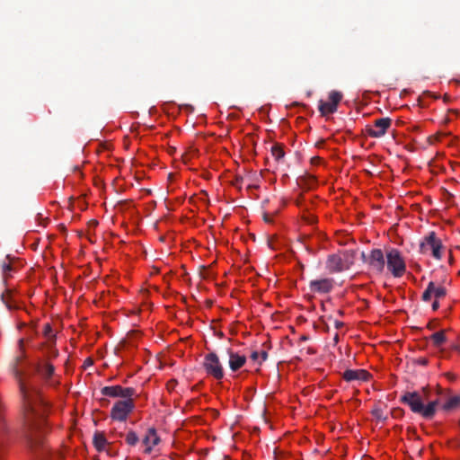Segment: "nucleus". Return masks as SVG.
<instances>
[{
  "label": "nucleus",
  "instance_id": "nucleus-1",
  "mask_svg": "<svg viewBox=\"0 0 460 460\" xmlns=\"http://www.w3.org/2000/svg\"><path fill=\"white\" fill-rule=\"evenodd\" d=\"M18 347L20 353L14 358L12 374L18 385L22 402V436L27 448L31 453H36L40 448L44 449V436L49 429L46 420L48 404L41 398L40 389L34 385L32 374L21 367L28 357L24 349V339L18 341Z\"/></svg>",
  "mask_w": 460,
  "mask_h": 460
},
{
  "label": "nucleus",
  "instance_id": "nucleus-2",
  "mask_svg": "<svg viewBox=\"0 0 460 460\" xmlns=\"http://www.w3.org/2000/svg\"><path fill=\"white\" fill-rule=\"evenodd\" d=\"M401 401L409 405L411 410L414 413H419L425 419H431L435 415L436 408L438 404V401L435 400L429 402L426 406H424L422 401L418 393H406L401 399Z\"/></svg>",
  "mask_w": 460,
  "mask_h": 460
},
{
  "label": "nucleus",
  "instance_id": "nucleus-3",
  "mask_svg": "<svg viewBox=\"0 0 460 460\" xmlns=\"http://www.w3.org/2000/svg\"><path fill=\"white\" fill-rule=\"evenodd\" d=\"M28 366L32 369L31 374L38 375L43 382L50 386H57L59 382L55 380V367L54 365L42 358H38L36 360L29 362Z\"/></svg>",
  "mask_w": 460,
  "mask_h": 460
},
{
  "label": "nucleus",
  "instance_id": "nucleus-4",
  "mask_svg": "<svg viewBox=\"0 0 460 460\" xmlns=\"http://www.w3.org/2000/svg\"><path fill=\"white\" fill-rule=\"evenodd\" d=\"M387 270L394 278H401L406 272V263L401 252L395 249L391 248L385 254Z\"/></svg>",
  "mask_w": 460,
  "mask_h": 460
},
{
  "label": "nucleus",
  "instance_id": "nucleus-5",
  "mask_svg": "<svg viewBox=\"0 0 460 460\" xmlns=\"http://www.w3.org/2000/svg\"><path fill=\"white\" fill-rule=\"evenodd\" d=\"M134 409V399L119 400L112 406L111 410V418L113 420L125 421Z\"/></svg>",
  "mask_w": 460,
  "mask_h": 460
},
{
  "label": "nucleus",
  "instance_id": "nucleus-6",
  "mask_svg": "<svg viewBox=\"0 0 460 460\" xmlns=\"http://www.w3.org/2000/svg\"><path fill=\"white\" fill-rule=\"evenodd\" d=\"M203 367L208 376L217 380L224 377V368L218 356L215 352L208 353L203 361Z\"/></svg>",
  "mask_w": 460,
  "mask_h": 460
},
{
  "label": "nucleus",
  "instance_id": "nucleus-7",
  "mask_svg": "<svg viewBox=\"0 0 460 460\" xmlns=\"http://www.w3.org/2000/svg\"><path fill=\"white\" fill-rule=\"evenodd\" d=\"M441 249L442 243L437 237L435 232L429 233L420 244V252L421 253H426L429 250H431L432 256L437 260L441 259Z\"/></svg>",
  "mask_w": 460,
  "mask_h": 460
},
{
  "label": "nucleus",
  "instance_id": "nucleus-8",
  "mask_svg": "<svg viewBox=\"0 0 460 460\" xmlns=\"http://www.w3.org/2000/svg\"><path fill=\"white\" fill-rule=\"evenodd\" d=\"M101 394L113 398L120 397L123 400L133 399L137 395L134 388L121 385L104 386L101 389Z\"/></svg>",
  "mask_w": 460,
  "mask_h": 460
},
{
  "label": "nucleus",
  "instance_id": "nucleus-9",
  "mask_svg": "<svg viewBox=\"0 0 460 460\" xmlns=\"http://www.w3.org/2000/svg\"><path fill=\"white\" fill-rule=\"evenodd\" d=\"M392 125L390 118H380L374 121V127H367L366 131L371 137L378 138L383 137Z\"/></svg>",
  "mask_w": 460,
  "mask_h": 460
},
{
  "label": "nucleus",
  "instance_id": "nucleus-10",
  "mask_svg": "<svg viewBox=\"0 0 460 460\" xmlns=\"http://www.w3.org/2000/svg\"><path fill=\"white\" fill-rule=\"evenodd\" d=\"M385 261V256L380 249H373L367 257V263L370 268L377 273H382L384 271Z\"/></svg>",
  "mask_w": 460,
  "mask_h": 460
},
{
  "label": "nucleus",
  "instance_id": "nucleus-11",
  "mask_svg": "<svg viewBox=\"0 0 460 460\" xmlns=\"http://www.w3.org/2000/svg\"><path fill=\"white\" fill-rule=\"evenodd\" d=\"M333 287L334 280L329 278L314 279L309 282V290L312 293L326 294L331 292Z\"/></svg>",
  "mask_w": 460,
  "mask_h": 460
},
{
  "label": "nucleus",
  "instance_id": "nucleus-12",
  "mask_svg": "<svg viewBox=\"0 0 460 460\" xmlns=\"http://www.w3.org/2000/svg\"><path fill=\"white\" fill-rule=\"evenodd\" d=\"M326 269L330 273H337L345 270V263L339 254H331L326 260Z\"/></svg>",
  "mask_w": 460,
  "mask_h": 460
},
{
  "label": "nucleus",
  "instance_id": "nucleus-13",
  "mask_svg": "<svg viewBox=\"0 0 460 460\" xmlns=\"http://www.w3.org/2000/svg\"><path fill=\"white\" fill-rule=\"evenodd\" d=\"M342 377L347 382L351 381H367L370 377V374L364 369H347L343 375Z\"/></svg>",
  "mask_w": 460,
  "mask_h": 460
},
{
  "label": "nucleus",
  "instance_id": "nucleus-14",
  "mask_svg": "<svg viewBox=\"0 0 460 460\" xmlns=\"http://www.w3.org/2000/svg\"><path fill=\"white\" fill-rule=\"evenodd\" d=\"M229 356V367L232 371L235 372L239 370L246 362V357L239 355L231 349L227 351Z\"/></svg>",
  "mask_w": 460,
  "mask_h": 460
},
{
  "label": "nucleus",
  "instance_id": "nucleus-15",
  "mask_svg": "<svg viewBox=\"0 0 460 460\" xmlns=\"http://www.w3.org/2000/svg\"><path fill=\"white\" fill-rule=\"evenodd\" d=\"M160 441L159 437L156 434V430L154 428L148 429L147 434L146 435L143 442L147 447L146 449V453H150L152 447L156 446Z\"/></svg>",
  "mask_w": 460,
  "mask_h": 460
},
{
  "label": "nucleus",
  "instance_id": "nucleus-16",
  "mask_svg": "<svg viewBox=\"0 0 460 460\" xmlns=\"http://www.w3.org/2000/svg\"><path fill=\"white\" fill-rule=\"evenodd\" d=\"M45 346L48 348V354L45 359L50 361L51 359H55L58 357V350L56 349V341L47 343L42 342L40 344L39 349H42Z\"/></svg>",
  "mask_w": 460,
  "mask_h": 460
},
{
  "label": "nucleus",
  "instance_id": "nucleus-17",
  "mask_svg": "<svg viewBox=\"0 0 460 460\" xmlns=\"http://www.w3.org/2000/svg\"><path fill=\"white\" fill-rule=\"evenodd\" d=\"M93 442L95 448L99 452L104 450L105 446L108 443L105 436L101 432H95V434L93 435Z\"/></svg>",
  "mask_w": 460,
  "mask_h": 460
},
{
  "label": "nucleus",
  "instance_id": "nucleus-18",
  "mask_svg": "<svg viewBox=\"0 0 460 460\" xmlns=\"http://www.w3.org/2000/svg\"><path fill=\"white\" fill-rule=\"evenodd\" d=\"M319 111L323 116H326L328 114H332L337 111L336 107H333L332 103L329 102H319Z\"/></svg>",
  "mask_w": 460,
  "mask_h": 460
},
{
  "label": "nucleus",
  "instance_id": "nucleus-19",
  "mask_svg": "<svg viewBox=\"0 0 460 460\" xmlns=\"http://www.w3.org/2000/svg\"><path fill=\"white\" fill-rule=\"evenodd\" d=\"M429 339L432 341L435 347H440L447 341L445 331H440L433 333L432 335H430Z\"/></svg>",
  "mask_w": 460,
  "mask_h": 460
},
{
  "label": "nucleus",
  "instance_id": "nucleus-20",
  "mask_svg": "<svg viewBox=\"0 0 460 460\" xmlns=\"http://www.w3.org/2000/svg\"><path fill=\"white\" fill-rule=\"evenodd\" d=\"M5 259L8 260L9 262L4 261L1 264V270H2L3 277L6 279L11 277V272L14 270V268L13 267V265L11 263V261L13 260L11 258V256L7 255Z\"/></svg>",
  "mask_w": 460,
  "mask_h": 460
},
{
  "label": "nucleus",
  "instance_id": "nucleus-21",
  "mask_svg": "<svg viewBox=\"0 0 460 460\" xmlns=\"http://www.w3.org/2000/svg\"><path fill=\"white\" fill-rule=\"evenodd\" d=\"M1 299L9 310H14L18 307L15 302L12 300L9 290H6L5 293L2 294Z\"/></svg>",
  "mask_w": 460,
  "mask_h": 460
},
{
  "label": "nucleus",
  "instance_id": "nucleus-22",
  "mask_svg": "<svg viewBox=\"0 0 460 460\" xmlns=\"http://www.w3.org/2000/svg\"><path fill=\"white\" fill-rule=\"evenodd\" d=\"M356 252L353 250L345 251L343 252V261L345 263V270H348L354 262Z\"/></svg>",
  "mask_w": 460,
  "mask_h": 460
},
{
  "label": "nucleus",
  "instance_id": "nucleus-23",
  "mask_svg": "<svg viewBox=\"0 0 460 460\" xmlns=\"http://www.w3.org/2000/svg\"><path fill=\"white\" fill-rule=\"evenodd\" d=\"M460 405V396L456 395L448 399V401L442 406L443 410L450 411Z\"/></svg>",
  "mask_w": 460,
  "mask_h": 460
},
{
  "label": "nucleus",
  "instance_id": "nucleus-24",
  "mask_svg": "<svg viewBox=\"0 0 460 460\" xmlns=\"http://www.w3.org/2000/svg\"><path fill=\"white\" fill-rule=\"evenodd\" d=\"M432 292H433V297L437 300H439V299L445 297L447 295L446 288L443 286H437L434 282H433Z\"/></svg>",
  "mask_w": 460,
  "mask_h": 460
},
{
  "label": "nucleus",
  "instance_id": "nucleus-25",
  "mask_svg": "<svg viewBox=\"0 0 460 460\" xmlns=\"http://www.w3.org/2000/svg\"><path fill=\"white\" fill-rule=\"evenodd\" d=\"M342 99V93L341 92H338V91H332L330 92L329 93V102L332 104L333 107H336V109L338 108V104L339 102L341 101Z\"/></svg>",
  "mask_w": 460,
  "mask_h": 460
},
{
  "label": "nucleus",
  "instance_id": "nucleus-26",
  "mask_svg": "<svg viewBox=\"0 0 460 460\" xmlns=\"http://www.w3.org/2000/svg\"><path fill=\"white\" fill-rule=\"evenodd\" d=\"M271 155L276 159V161H279L285 155V152L282 148V146L279 144H275L271 147Z\"/></svg>",
  "mask_w": 460,
  "mask_h": 460
},
{
  "label": "nucleus",
  "instance_id": "nucleus-27",
  "mask_svg": "<svg viewBox=\"0 0 460 460\" xmlns=\"http://www.w3.org/2000/svg\"><path fill=\"white\" fill-rule=\"evenodd\" d=\"M43 335L49 340L48 342L56 341V335L53 333L50 323L44 324Z\"/></svg>",
  "mask_w": 460,
  "mask_h": 460
},
{
  "label": "nucleus",
  "instance_id": "nucleus-28",
  "mask_svg": "<svg viewBox=\"0 0 460 460\" xmlns=\"http://www.w3.org/2000/svg\"><path fill=\"white\" fill-rule=\"evenodd\" d=\"M432 288H433V281H430L428 284V287L425 289V291L423 292L422 296H421V298L424 302H428L433 297Z\"/></svg>",
  "mask_w": 460,
  "mask_h": 460
},
{
  "label": "nucleus",
  "instance_id": "nucleus-29",
  "mask_svg": "<svg viewBox=\"0 0 460 460\" xmlns=\"http://www.w3.org/2000/svg\"><path fill=\"white\" fill-rule=\"evenodd\" d=\"M126 442L130 446H135L138 442V437L136 432L129 431L126 436Z\"/></svg>",
  "mask_w": 460,
  "mask_h": 460
},
{
  "label": "nucleus",
  "instance_id": "nucleus-30",
  "mask_svg": "<svg viewBox=\"0 0 460 460\" xmlns=\"http://www.w3.org/2000/svg\"><path fill=\"white\" fill-rule=\"evenodd\" d=\"M371 413L372 415L377 419L378 420H386V416L384 414V411L383 410L380 408V407H375L372 411H371Z\"/></svg>",
  "mask_w": 460,
  "mask_h": 460
},
{
  "label": "nucleus",
  "instance_id": "nucleus-31",
  "mask_svg": "<svg viewBox=\"0 0 460 460\" xmlns=\"http://www.w3.org/2000/svg\"><path fill=\"white\" fill-rule=\"evenodd\" d=\"M243 181V177L242 176H235L234 181H232V184L237 188H241V183Z\"/></svg>",
  "mask_w": 460,
  "mask_h": 460
},
{
  "label": "nucleus",
  "instance_id": "nucleus-32",
  "mask_svg": "<svg viewBox=\"0 0 460 460\" xmlns=\"http://www.w3.org/2000/svg\"><path fill=\"white\" fill-rule=\"evenodd\" d=\"M416 363L421 366H427L429 363V360L427 358H419L416 359Z\"/></svg>",
  "mask_w": 460,
  "mask_h": 460
},
{
  "label": "nucleus",
  "instance_id": "nucleus-33",
  "mask_svg": "<svg viewBox=\"0 0 460 460\" xmlns=\"http://www.w3.org/2000/svg\"><path fill=\"white\" fill-rule=\"evenodd\" d=\"M260 358L261 360L259 362V364H261L262 361H265L268 358V352L265 350H262L261 353H259Z\"/></svg>",
  "mask_w": 460,
  "mask_h": 460
},
{
  "label": "nucleus",
  "instance_id": "nucleus-34",
  "mask_svg": "<svg viewBox=\"0 0 460 460\" xmlns=\"http://www.w3.org/2000/svg\"><path fill=\"white\" fill-rule=\"evenodd\" d=\"M260 358V355H259V352L257 351H253L252 354H251V359L253 360V361H258Z\"/></svg>",
  "mask_w": 460,
  "mask_h": 460
},
{
  "label": "nucleus",
  "instance_id": "nucleus-35",
  "mask_svg": "<svg viewBox=\"0 0 460 460\" xmlns=\"http://www.w3.org/2000/svg\"><path fill=\"white\" fill-rule=\"evenodd\" d=\"M314 184H315V179L314 177H312V176L309 177L308 178V184H307L308 188H312L313 185H314Z\"/></svg>",
  "mask_w": 460,
  "mask_h": 460
},
{
  "label": "nucleus",
  "instance_id": "nucleus-36",
  "mask_svg": "<svg viewBox=\"0 0 460 460\" xmlns=\"http://www.w3.org/2000/svg\"><path fill=\"white\" fill-rule=\"evenodd\" d=\"M439 307L438 300L435 299V301L432 303V310L436 311Z\"/></svg>",
  "mask_w": 460,
  "mask_h": 460
},
{
  "label": "nucleus",
  "instance_id": "nucleus-37",
  "mask_svg": "<svg viewBox=\"0 0 460 460\" xmlns=\"http://www.w3.org/2000/svg\"><path fill=\"white\" fill-rule=\"evenodd\" d=\"M335 327L338 329L343 325V323L339 321H334Z\"/></svg>",
  "mask_w": 460,
  "mask_h": 460
},
{
  "label": "nucleus",
  "instance_id": "nucleus-38",
  "mask_svg": "<svg viewBox=\"0 0 460 460\" xmlns=\"http://www.w3.org/2000/svg\"><path fill=\"white\" fill-rule=\"evenodd\" d=\"M361 257H362V260H363L365 262H367V258L366 257L365 252H362V253H361Z\"/></svg>",
  "mask_w": 460,
  "mask_h": 460
},
{
  "label": "nucleus",
  "instance_id": "nucleus-39",
  "mask_svg": "<svg viewBox=\"0 0 460 460\" xmlns=\"http://www.w3.org/2000/svg\"><path fill=\"white\" fill-rule=\"evenodd\" d=\"M264 220L266 222H270V217H269V216L267 214L264 215Z\"/></svg>",
  "mask_w": 460,
  "mask_h": 460
},
{
  "label": "nucleus",
  "instance_id": "nucleus-40",
  "mask_svg": "<svg viewBox=\"0 0 460 460\" xmlns=\"http://www.w3.org/2000/svg\"><path fill=\"white\" fill-rule=\"evenodd\" d=\"M339 341V336L338 334L336 333L335 336H334V341L337 343Z\"/></svg>",
  "mask_w": 460,
  "mask_h": 460
},
{
  "label": "nucleus",
  "instance_id": "nucleus-41",
  "mask_svg": "<svg viewBox=\"0 0 460 460\" xmlns=\"http://www.w3.org/2000/svg\"><path fill=\"white\" fill-rule=\"evenodd\" d=\"M85 363H86V364H92L93 362H92V360H91V359H89V358H88V359L85 361Z\"/></svg>",
  "mask_w": 460,
  "mask_h": 460
},
{
  "label": "nucleus",
  "instance_id": "nucleus-42",
  "mask_svg": "<svg viewBox=\"0 0 460 460\" xmlns=\"http://www.w3.org/2000/svg\"><path fill=\"white\" fill-rule=\"evenodd\" d=\"M301 339H302L303 341H305V340H306V337H305V336H303Z\"/></svg>",
  "mask_w": 460,
  "mask_h": 460
},
{
  "label": "nucleus",
  "instance_id": "nucleus-43",
  "mask_svg": "<svg viewBox=\"0 0 460 460\" xmlns=\"http://www.w3.org/2000/svg\"><path fill=\"white\" fill-rule=\"evenodd\" d=\"M457 349L460 351V348H457Z\"/></svg>",
  "mask_w": 460,
  "mask_h": 460
},
{
  "label": "nucleus",
  "instance_id": "nucleus-44",
  "mask_svg": "<svg viewBox=\"0 0 460 460\" xmlns=\"http://www.w3.org/2000/svg\"><path fill=\"white\" fill-rule=\"evenodd\" d=\"M459 426H460V420H459Z\"/></svg>",
  "mask_w": 460,
  "mask_h": 460
}]
</instances>
